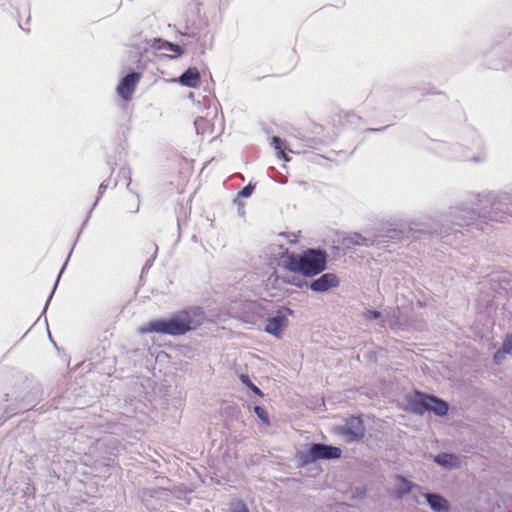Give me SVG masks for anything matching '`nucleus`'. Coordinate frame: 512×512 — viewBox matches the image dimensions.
I'll use <instances>...</instances> for the list:
<instances>
[{"label":"nucleus","instance_id":"f257e3e1","mask_svg":"<svg viewBox=\"0 0 512 512\" xmlns=\"http://www.w3.org/2000/svg\"><path fill=\"white\" fill-rule=\"evenodd\" d=\"M205 315L200 308L176 312L167 319H156L139 328L141 334L161 333L171 336L184 335L204 323Z\"/></svg>","mask_w":512,"mask_h":512},{"label":"nucleus","instance_id":"f03ea898","mask_svg":"<svg viewBox=\"0 0 512 512\" xmlns=\"http://www.w3.org/2000/svg\"><path fill=\"white\" fill-rule=\"evenodd\" d=\"M280 264L284 269L299 273L305 277H313L326 269L327 254L320 249H307L301 254L282 253Z\"/></svg>","mask_w":512,"mask_h":512},{"label":"nucleus","instance_id":"7ed1b4c3","mask_svg":"<svg viewBox=\"0 0 512 512\" xmlns=\"http://www.w3.org/2000/svg\"><path fill=\"white\" fill-rule=\"evenodd\" d=\"M407 399L411 409L420 415L427 411H432L438 416H443L447 414L449 409L445 401L419 391H415L413 394L409 395Z\"/></svg>","mask_w":512,"mask_h":512},{"label":"nucleus","instance_id":"20e7f679","mask_svg":"<svg viewBox=\"0 0 512 512\" xmlns=\"http://www.w3.org/2000/svg\"><path fill=\"white\" fill-rule=\"evenodd\" d=\"M341 433L349 442L361 440L365 435L363 420L356 416L348 418L345 425L341 428Z\"/></svg>","mask_w":512,"mask_h":512},{"label":"nucleus","instance_id":"39448f33","mask_svg":"<svg viewBox=\"0 0 512 512\" xmlns=\"http://www.w3.org/2000/svg\"><path fill=\"white\" fill-rule=\"evenodd\" d=\"M141 79V74L132 72L126 75L118 84L116 91L120 98L128 102L132 99L135 89Z\"/></svg>","mask_w":512,"mask_h":512},{"label":"nucleus","instance_id":"423d86ee","mask_svg":"<svg viewBox=\"0 0 512 512\" xmlns=\"http://www.w3.org/2000/svg\"><path fill=\"white\" fill-rule=\"evenodd\" d=\"M309 456L312 461L318 459H337L341 457V450L325 444H313L309 449Z\"/></svg>","mask_w":512,"mask_h":512},{"label":"nucleus","instance_id":"0eeeda50","mask_svg":"<svg viewBox=\"0 0 512 512\" xmlns=\"http://www.w3.org/2000/svg\"><path fill=\"white\" fill-rule=\"evenodd\" d=\"M340 280L334 273H326L315 279L310 284V289L315 292H326L331 288L338 287Z\"/></svg>","mask_w":512,"mask_h":512},{"label":"nucleus","instance_id":"6e6552de","mask_svg":"<svg viewBox=\"0 0 512 512\" xmlns=\"http://www.w3.org/2000/svg\"><path fill=\"white\" fill-rule=\"evenodd\" d=\"M287 318L284 315H277L275 317L267 319V323L265 326V331L269 334H272L276 337H280L282 330L287 325Z\"/></svg>","mask_w":512,"mask_h":512},{"label":"nucleus","instance_id":"1a4fd4ad","mask_svg":"<svg viewBox=\"0 0 512 512\" xmlns=\"http://www.w3.org/2000/svg\"><path fill=\"white\" fill-rule=\"evenodd\" d=\"M201 81V76L196 67L188 68L180 77L179 82L181 85L196 88L199 86Z\"/></svg>","mask_w":512,"mask_h":512},{"label":"nucleus","instance_id":"9d476101","mask_svg":"<svg viewBox=\"0 0 512 512\" xmlns=\"http://www.w3.org/2000/svg\"><path fill=\"white\" fill-rule=\"evenodd\" d=\"M427 501L430 507L436 512H449V502L440 495L427 494Z\"/></svg>","mask_w":512,"mask_h":512},{"label":"nucleus","instance_id":"9b49d317","mask_svg":"<svg viewBox=\"0 0 512 512\" xmlns=\"http://www.w3.org/2000/svg\"><path fill=\"white\" fill-rule=\"evenodd\" d=\"M511 352H512V335H507L503 342L502 348L499 349L494 355L495 362L497 364H499L501 362V360L503 359L504 354L511 353Z\"/></svg>","mask_w":512,"mask_h":512},{"label":"nucleus","instance_id":"f8f14e48","mask_svg":"<svg viewBox=\"0 0 512 512\" xmlns=\"http://www.w3.org/2000/svg\"><path fill=\"white\" fill-rule=\"evenodd\" d=\"M395 486L397 496H402L411 491L412 484L410 481L406 480L402 476H397L395 478Z\"/></svg>","mask_w":512,"mask_h":512},{"label":"nucleus","instance_id":"ddd939ff","mask_svg":"<svg viewBox=\"0 0 512 512\" xmlns=\"http://www.w3.org/2000/svg\"><path fill=\"white\" fill-rule=\"evenodd\" d=\"M271 144L273 145L274 149L277 151V154L280 158L288 161V158L286 157V154L284 152L283 142L279 137L274 136L272 138Z\"/></svg>","mask_w":512,"mask_h":512},{"label":"nucleus","instance_id":"4468645a","mask_svg":"<svg viewBox=\"0 0 512 512\" xmlns=\"http://www.w3.org/2000/svg\"><path fill=\"white\" fill-rule=\"evenodd\" d=\"M454 459L455 457L452 454L442 453L436 456L435 461L442 466H446L451 465Z\"/></svg>","mask_w":512,"mask_h":512},{"label":"nucleus","instance_id":"2eb2a0df","mask_svg":"<svg viewBox=\"0 0 512 512\" xmlns=\"http://www.w3.org/2000/svg\"><path fill=\"white\" fill-rule=\"evenodd\" d=\"M240 380L242 381V383L248 386L255 394H257L258 396H263L262 391L251 382L250 378L247 375L242 374L240 376Z\"/></svg>","mask_w":512,"mask_h":512},{"label":"nucleus","instance_id":"dca6fc26","mask_svg":"<svg viewBox=\"0 0 512 512\" xmlns=\"http://www.w3.org/2000/svg\"><path fill=\"white\" fill-rule=\"evenodd\" d=\"M254 412L256 413V415L258 416V418L265 424V425H269V416H268V413L267 411L260 407V406H255L254 407Z\"/></svg>","mask_w":512,"mask_h":512},{"label":"nucleus","instance_id":"f3484780","mask_svg":"<svg viewBox=\"0 0 512 512\" xmlns=\"http://www.w3.org/2000/svg\"><path fill=\"white\" fill-rule=\"evenodd\" d=\"M10 414L8 408L4 404H0V426L3 425L6 420L9 418Z\"/></svg>","mask_w":512,"mask_h":512},{"label":"nucleus","instance_id":"a211bd4d","mask_svg":"<svg viewBox=\"0 0 512 512\" xmlns=\"http://www.w3.org/2000/svg\"><path fill=\"white\" fill-rule=\"evenodd\" d=\"M167 47L170 51H172L176 56H180L182 53H183V49L177 45V44H173V43H167Z\"/></svg>","mask_w":512,"mask_h":512},{"label":"nucleus","instance_id":"6ab92c4d","mask_svg":"<svg viewBox=\"0 0 512 512\" xmlns=\"http://www.w3.org/2000/svg\"><path fill=\"white\" fill-rule=\"evenodd\" d=\"M254 188H255V186H254V185L248 184L246 187H244V188L240 191L239 195H240L241 197H245V198H246V197H249V196L252 194V192H253Z\"/></svg>","mask_w":512,"mask_h":512},{"label":"nucleus","instance_id":"aec40b11","mask_svg":"<svg viewBox=\"0 0 512 512\" xmlns=\"http://www.w3.org/2000/svg\"><path fill=\"white\" fill-rule=\"evenodd\" d=\"M231 512H249V511L244 503L237 502L233 505Z\"/></svg>","mask_w":512,"mask_h":512},{"label":"nucleus","instance_id":"412c9836","mask_svg":"<svg viewBox=\"0 0 512 512\" xmlns=\"http://www.w3.org/2000/svg\"><path fill=\"white\" fill-rule=\"evenodd\" d=\"M367 316L369 318L376 319V318H379L381 316V314H380V312H378L376 310H369L367 312Z\"/></svg>","mask_w":512,"mask_h":512},{"label":"nucleus","instance_id":"4be33fe9","mask_svg":"<svg viewBox=\"0 0 512 512\" xmlns=\"http://www.w3.org/2000/svg\"><path fill=\"white\" fill-rule=\"evenodd\" d=\"M139 209V203L138 201L134 203V205L131 207L130 212H137Z\"/></svg>","mask_w":512,"mask_h":512},{"label":"nucleus","instance_id":"5701e85b","mask_svg":"<svg viewBox=\"0 0 512 512\" xmlns=\"http://www.w3.org/2000/svg\"><path fill=\"white\" fill-rule=\"evenodd\" d=\"M298 241L297 235L293 234V239H289L290 243H296Z\"/></svg>","mask_w":512,"mask_h":512},{"label":"nucleus","instance_id":"b1692460","mask_svg":"<svg viewBox=\"0 0 512 512\" xmlns=\"http://www.w3.org/2000/svg\"><path fill=\"white\" fill-rule=\"evenodd\" d=\"M105 188H106V186L102 183V184L100 185V189H105Z\"/></svg>","mask_w":512,"mask_h":512}]
</instances>
